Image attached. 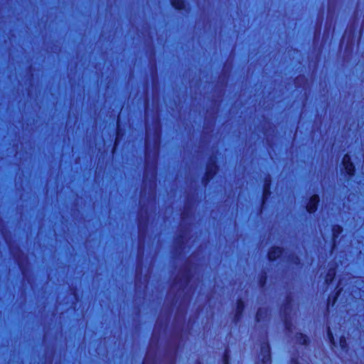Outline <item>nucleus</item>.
I'll list each match as a JSON object with an SVG mask.
<instances>
[{"mask_svg": "<svg viewBox=\"0 0 364 364\" xmlns=\"http://www.w3.org/2000/svg\"><path fill=\"white\" fill-rule=\"evenodd\" d=\"M343 166H344L347 173L349 175H353L354 166H353V163L350 161V158L348 154H346L343 156Z\"/></svg>", "mask_w": 364, "mask_h": 364, "instance_id": "obj_3", "label": "nucleus"}, {"mask_svg": "<svg viewBox=\"0 0 364 364\" xmlns=\"http://www.w3.org/2000/svg\"><path fill=\"white\" fill-rule=\"evenodd\" d=\"M301 338L303 340L302 342H301L302 344L306 345V337H304L303 336H301Z\"/></svg>", "mask_w": 364, "mask_h": 364, "instance_id": "obj_10", "label": "nucleus"}, {"mask_svg": "<svg viewBox=\"0 0 364 364\" xmlns=\"http://www.w3.org/2000/svg\"><path fill=\"white\" fill-rule=\"evenodd\" d=\"M171 4L177 9H182L184 8V2L183 0H171Z\"/></svg>", "mask_w": 364, "mask_h": 364, "instance_id": "obj_7", "label": "nucleus"}, {"mask_svg": "<svg viewBox=\"0 0 364 364\" xmlns=\"http://www.w3.org/2000/svg\"><path fill=\"white\" fill-rule=\"evenodd\" d=\"M264 194L265 195L268 194V187H267V186H266L265 188H264Z\"/></svg>", "mask_w": 364, "mask_h": 364, "instance_id": "obj_11", "label": "nucleus"}, {"mask_svg": "<svg viewBox=\"0 0 364 364\" xmlns=\"http://www.w3.org/2000/svg\"><path fill=\"white\" fill-rule=\"evenodd\" d=\"M262 351H264L265 353H267V355L264 356L263 362L265 364H267L269 363V359H270L269 349H268L267 347H265V348L263 347L262 348Z\"/></svg>", "mask_w": 364, "mask_h": 364, "instance_id": "obj_8", "label": "nucleus"}, {"mask_svg": "<svg viewBox=\"0 0 364 364\" xmlns=\"http://www.w3.org/2000/svg\"><path fill=\"white\" fill-rule=\"evenodd\" d=\"M218 167L215 164V160L213 159H211L208 164L207 165L206 168V177L207 180L208 181L210 178H211L217 172Z\"/></svg>", "mask_w": 364, "mask_h": 364, "instance_id": "obj_2", "label": "nucleus"}, {"mask_svg": "<svg viewBox=\"0 0 364 364\" xmlns=\"http://www.w3.org/2000/svg\"><path fill=\"white\" fill-rule=\"evenodd\" d=\"M346 342L345 338H341V341H340V345H341V348H344L346 346Z\"/></svg>", "mask_w": 364, "mask_h": 364, "instance_id": "obj_9", "label": "nucleus"}, {"mask_svg": "<svg viewBox=\"0 0 364 364\" xmlns=\"http://www.w3.org/2000/svg\"><path fill=\"white\" fill-rule=\"evenodd\" d=\"M244 309H245L244 302L241 300H239L237 302V305H236V308H235V318L236 320H239L240 318Z\"/></svg>", "mask_w": 364, "mask_h": 364, "instance_id": "obj_5", "label": "nucleus"}, {"mask_svg": "<svg viewBox=\"0 0 364 364\" xmlns=\"http://www.w3.org/2000/svg\"><path fill=\"white\" fill-rule=\"evenodd\" d=\"M268 314V310L265 308H260L258 309L257 314H256V320L257 321H261L264 318L267 316Z\"/></svg>", "mask_w": 364, "mask_h": 364, "instance_id": "obj_6", "label": "nucleus"}, {"mask_svg": "<svg viewBox=\"0 0 364 364\" xmlns=\"http://www.w3.org/2000/svg\"><path fill=\"white\" fill-rule=\"evenodd\" d=\"M282 252V250L280 247H272L268 253L269 259L274 260L281 255Z\"/></svg>", "mask_w": 364, "mask_h": 364, "instance_id": "obj_4", "label": "nucleus"}, {"mask_svg": "<svg viewBox=\"0 0 364 364\" xmlns=\"http://www.w3.org/2000/svg\"><path fill=\"white\" fill-rule=\"evenodd\" d=\"M319 200L320 198L318 195L312 196L306 204V210L310 213H314L317 210V205Z\"/></svg>", "mask_w": 364, "mask_h": 364, "instance_id": "obj_1", "label": "nucleus"}]
</instances>
